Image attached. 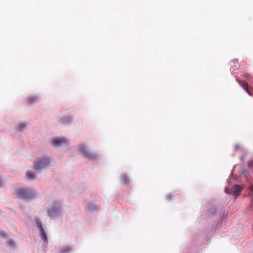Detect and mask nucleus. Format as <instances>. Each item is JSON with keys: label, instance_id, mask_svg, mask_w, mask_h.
Wrapping results in <instances>:
<instances>
[{"label": "nucleus", "instance_id": "f257e3e1", "mask_svg": "<svg viewBox=\"0 0 253 253\" xmlns=\"http://www.w3.org/2000/svg\"><path fill=\"white\" fill-rule=\"evenodd\" d=\"M49 165V160L45 157L38 158L35 162L34 167L37 170H41Z\"/></svg>", "mask_w": 253, "mask_h": 253}, {"label": "nucleus", "instance_id": "f03ea898", "mask_svg": "<svg viewBox=\"0 0 253 253\" xmlns=\"http://www.w3.org/2000/svg\"><path fill=\"white\" fill-rule=\"evenodd\" d=\"M17 194L21 198L28 199L33 196L34 191L28 188L19 189L18 190Z\"/></svg>", "mask_w": 253, "mask_h": 253}, {"label": "nucleus", "instance_id": "7ed1b4c3", "mask_svg": "<svg viewBox=\"0 0 253 253\" xmlns=\"http://www.w3.org/2000/svg\"><path fill=\"white\" fill-rule=\"evenodd\" d=\"M81 153H82L84 156L86 157L91 159H94L96 158V156L89 152L86 147L84 145H82L79 149Z\"/></svg>", "mask_w": 253, "mask_h": 253}, {"label": "nucleus", "instance_id": "20e7f679", "mask_svg": "<svg viewBox=\"0 0 253 253\" xmlns=\"http://www.w3.org/2000/svg\"><path fill=\"white\" fill-rule=\"evenodd\" d=\"M36 222L37 223L38 227L40 229V236L41 238L45 242H47L48 241L47 237L42 226L41 221L39 220H37Z\"/></svg>", "mask_w": 253, "mask_h": 253}, {"label": "nucleus", "instance_id": "39448f33", "mask_svg": "<svg viewBox=\"0 0 253 253\" xmlns=\"http://www.w3.org/2000/svg\"><path fill=\"white\" fill-rule=\"evenodd\" d=\"M243 188V186L240 185H235L233 188V194L236 199L237 196L240 195V193Z\"/></svg>", "mask_w": 253, "mask_h": 253}, {"label": "nucleus", "instance_id": "423d86ee", "mask_svg": "<svg viewBox=\"0 0 253 253\" xmlns=\"http://www.w3.org/2000/svg\"><path fill=\"white\" fill-rule=\"evenodd\" d=\"M66 141V139L64 138L56 137L53 139L52 144L55 146H58L65 143Z\"/></svg>", "mask_w": 253, "mask_h": 253}, {"label": "nucleus", "instance_id": "0eeeda50", "mask_svg": "<svg viewBox=\"0 0 253 253\" xmlns=\"http://www.w3.org/2000/svg\"><path fill=\"white\" fill-rule=\"evenodd\" d=\"M60 209L58 208L57 206H53L52 207L49 209L48 213L50 216L53 217L57 215Z\"/></svg>", "mask_w": 253, "mask_h": 253}, {"label": "nucleus", "instance_id": "6e6552de", "mask_svg": "<svg viewBox=\"0 0 253 253\" xmlns=\"http://www.w3.org/2000/svg\"><path fill=\"white\" fill-rule=\"evenodd\" d=\"M237 81L238 82L239 84L243 87L244 89H245V90H247V89L248 88V85L246 82L241 81L238 79H237Z\"/></svg>", "mask_w": 253, "mask_h": 253}, {"label": "nucleus", "instance_id": "1a4fd4ad", "mask_svg": "<svg viewBox=\"0 0 253 253\" xmlns=\"http://www.w3.org/2000/svg\"><path fill=\"white\" fill-rule=\"evenodd\" d=\"M26 176L29 179L31 180L35 179L36 177L35 174L33 172L31 171H27Z\"/></svg>", "mask_w": 253, "mask_h": 253}, {"label": "nucleus", "instance_id": "9d476101", "mask_svg": "<svg viewBox=\"0 0 253 253\" xmlns=\"http://www.w3.org/2000/svg\"><path fill=\"white\" fill-rule=\"evenodd\" d=\"M61 121L63 123L66 124L71 121V119L69 116H65L61 119Z\"/></svg>", "mask_w": 253, "mask_h": 253}, {"label": "nucleus", "instance_id": "9b49d317", "mask_svg": "<svg viewBox=\"0 0 253 253\" xmlns=\"http://www.w3.org/2000/svg\"><path fill=\"white\" fill-rule=\"evenodd\" d=\"M26 126V124L24 123H20L18 126H17V129L19 131H22L24 128H25Z\"/></svg>", "mask_w": 253, "mask_h": 253}, {"label": "nucleus", "instance_id": "f8f14e48", "mask_svg": "<svg viewBox=\"0 0 253 253\" xmlns=\"http://www.w3.org/2000/svg\"><path fill=\"white\" fill-rule=\"evenodd\" d=\"M71 248L68 247V246H66V247H63L61 250V252L62 253H69L71 251Z\"/></svg>", "mask_w": 253, "mask_h": 253}, {"label": "nucleus", "instance_id": "ddd939ff", "mask_svg": "<svg viewBox=\"0 0 253 253\" xmlns=\"http://www.w3.org/2000/svg\"><path fill=\"white\" fill-rule=\"evenodd\" d=\"M37 100V98L36 97H30L29 98H28V100H27V102H28V103L29 104H32L33 103V102H34L35 101H36V100Z\"/></svg>", "mask_w": 253, "mask_h": 253}, {"label": "nucleus", "instance_id": "4468645a", "mask_svg": "<svg viewBox=\"0 0 253 253\" xmlns=\"http://www.w3.org/2000/svg\"><path fill=\"white\" fill-rule=\"evenodd\" d=\"M123 181L125 182V183H126L127 182V180H128V177L126 175H124L123 176Z\"/></svg>", "mask_w": 253, "mask_h": 253}, {"label": "nucleus", "instance_id": "2eb2a0df", "mask_svg": "<svg viewBox=\"0 0 253 253\" xmlns=\"http://www.w3.org/2000/svg\"><path fill=\"white\" fill-rule=\"evenodd\" d=\"M248 165L249 167L252 168L253 167V161L252 160L250 161L248 163Z\"/></svg>", "mask_w": 253, "mask_h": 253}, {"label": "nucleus", "instance_id": "dca6fc26", "mask_svg": "<svg viewBox=\"0 0 253 253\" xmlns=\"http://www.w3.org/2000/svg\"><path fill=\"white\" fill-rule=\"evenodd\" d=\"M97 209V208L94 205H93L92 206L90 205L89 207V210H93L94 209Z\"/></svg>", "mask_w": 253, "mask_h": 253}, {"label": "nucleus", "instance_id": "f3484780", "mask_svg": "<svg viewBox=\"0 0 253 253\" xmlns=\"http://www.w3.org/2000/svg\"><path fill=\"white\" fill-rule=\"evenodd\" d=\"M3 185V181H2V180L0 178V187H1V186H2Z\"/></svg>", "mask_w": 253, "mask_h": 253}, {"label": "nucleus", "instance_id": "a211bd4d", "mask_svg": "<svg viewBox=\"0 0 253 253\" xmlns=\"http://www.w3.org/2000/svg\"><path fill=\"white\" fill-rule=\"evenodd\" d=\"M251 192H253V184L250 187Z\"/></svg>", "mask_w": 253, "mask_h": 253}, {"label": "nucleus", "instance_id": "6ab92c4d", "mask_svg": "<svg viewBox=\"0 0 253 253\" xmlns=\"http://www.w3.org/2000/svg\"><path fill=\"white\" fill-rule=\"evenodd\" d=\"M247 93L250 95V96H251V92L248 90V88L247 89V90H246Z\"/></svg>", "mask_w": 253, "mask_h": 253}, {"label": "nucleus", "instance_id": "aec40b11", "mask_svg": "<svg viewBox=\"0 0 253 253\" xmlns=\"http://www.w3.org/2000/svg\"><path fill=\"white\" fill-rule=\"evenodd\" d=\"M0 234L3 237H5V234L3 233V232H0Z\"/></svg>", "mask_w": 253, "mask_h": 253}]
</instances>
